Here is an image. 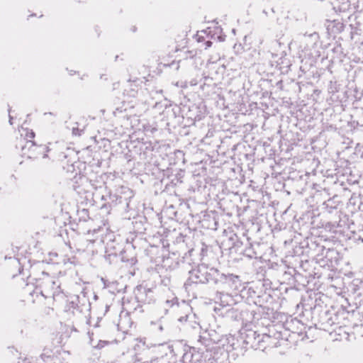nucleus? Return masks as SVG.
I'll use <instances>...</instances> for the list:
<instances>
[{"mask_svg":"<svg viewBox=\"0 0 363 363\" xmlns=\"http://www.w3.org/2000/svg\"><path fill=\"white\" fill-rule=\"evenodd\" d=\"M35 284V289L30 295L33 298L35 296L39 301L48 299L54 303L65 298L59 279L50 276L48 273L43 272L42 277L36 279ZM33 301L35 302V299L33 298Z\"/></svg>","mask_w":363,"mask_h":363,"instance_id":"obj_1","label":"nucleus"},{"mask_svg":"<svg viewBox=\"0 0 363 363\" xmlns=\"http://www.w3.org/2000/svg\"><path fill=\"white\" fill-rule=\"evenodd\" d=\"M218 269L209 267L205 264H199L189 273V277L184 283V287L188 290L193 284H204L212 282L216 284Z\"/></svg>","mask_w":363,"mask_h":363,"instance_id":"obj_2","label":"nucleus"},{"mask_svg":"<svg viewBox=\"0 0 363 363\" xmlns=\"http://www.w3.org/2000/svg\"><path fill=\"white\" fill-rule=\"evenodd\" d=\"M23 138L24 144L21 145L23 154L28 158H36L42 156L43 158L48 157L50 149L46 145H38L34 142L35 133L29 128H23L21 133Z\"/></svg>","mask_w":363,"mask_h":363,"instance_id":"obj_3","label":"nucleus"},{"mask_svg":"<svg viewBox=\"0 0 363 363\" xmlns=\"http://www.w3.org/2000/svg\"><path fill=\"white\" fill-rule=\"evenodd\" d=\"M104 232V228L102 227L87 231L84 240L86 251L94 255L98 252L99 248L102 247L104 242L102 237Z\"/></svg>","mask_w":363,"mask_h":363,"instance_id":"obj_4","label":"nucleus"},{"mask_svg":"<svg viewBox=\"0 0 363 363\" xmlns=\"http://www.w3.org/2000/svg\"><path fill=\"white\" fill-rule=\"evenodd\" d=\"M216 285L220 286L223 289L237 292L242 287L240 277L233 274H225L218 271V276L216 281Z\"/></svg>","mask_w":363,"mask_h":363,"instance_id":"obj_5","label":"nucleus"},{"mask_svg":"<svg viewBox=\"0 0 363 363\" xmlns=\"http://www.w3.org/2000/svg\"><path fill=\"white\" fill-rule=\"evenodd\" d=\"M273 338L272 336L267 335V334H259L256 331L250 330L246 336V342L247 344L252 345V346H259L262 347L260 345V343L262 342H267L268 345L272 344Z\"/></svg>","mask_w":363,"mask_h":363,"instance_id":"obj_6","label":"nucleus"},{"mask_svg":"<svg viewBox=\"0 0 363 363\" xmlns=\"http://www.w3.org/2000/svg\"><path fill=\"white\" fill-rule=\"evenodd\" d=\"M183 363H202V353L194 347H188L182 357Z\"/></svg>","mask_w":363,"mask_h":363,"instance_id":"obj_7","label":"nucleus"},{"mask_svg":"<svg viewBox=\"0 0 363 363\" xmlns=\"http://www.w3.org/2000/svg\"><path fill=\"white\" fill-rule=\"evenodd\" d=\"M215 299L216 303L222 307L231 306L236 303L235 297L228 293L217 292Z\"/></svg>","mask_w":363,"mask_h":363,"instance_id":"obj_8","label":"nucleus"},{"mask_svg":"<svg viewBox=\"0 0 363 363\" xmlns=\"http://www.w3.org/2000/svg\"><path fill=\"white\" fill-rule=\"evenodd\" d=\"M133 322L130 316V312H121L119 315V320L118 323V330L123 333H128L130 328H131Z\"/></svg>","mask_w":363,"mask_h":363,"instance_id":"obj_9","label":"nucleus"},{"mask_svg":"<svg viewBox=\"0 0 363 363\" xmlns=\"http://www.w3.org/2000/svg\"><path fill=\"white\" fill-rule=\"evenodd\" d=\"M345 26L342 22L338 20L328 21L326 28L328 35L335 38L336 35L344 30Z\"/></svg>","mask_w":363,"mask_h":363,"instance_id":"obj_10","label":"nucleus"},{"mask_svg":"<svg viewBox=\"0 0 363 363\" xmlns=\"http://www.w3.org/2000/svg\"><path fill=\"white\" fill-rule=\"evenodd\" d=\"M138 343H136L133 347L134 354L132 355L133 363H140L144 359L143 352L147 350L144 348L143 351L140 350L141 346L145 347V341L143 339H137Z\"/></svg>","mask_w":363,"mask_h":363,"instance_id":"obj_11","label":"nucleus"},{"mask_svg":"<svg viewBox=\"0 0 363 363\" xmlns=\"http://www.w3.org/2000/svg\"><path fill=\"white\" fill-rule=\"evenodd\" d=\"M179 263V257L177 256L176 254L172 253V255L168 254L167 256H163L161 265L163 268L166 269L167 270H172L177 267Z\"/></svg>","mask_w":363,"mask_h":363,"instance_id":"obj_12","label":"nucleus"},{"mask_svg":"<svg viewBox=\"0 0 363 363\" xmlns=\"http://www.w3.org/2000/svg\"><path fill=\"white\" fill-rule=\"evenodd\" d=\"M66 301L65 310L67 312L74 313L76 310L79 309V296L77 295H73L69 297L65 296V298L62 300Z\"/></svg>","mask_w":363,"mask_h":363,"instance_id":"obj_13","label":"nucleus"},{"mask_svg":"<svg viewBox=\"0 0 363 363\" xmlns=\"http://www.w3.org/2000/svg\"><path fill=\"white\" fill-rule=\"evenodd\" d=\"M331 4L333 10L337 12H345L350 8L349 0H331Z\"/></svg>","mask_w":363,"mask_h":363,"instance_id":"obj_14","label":"nucleus"},{"mask_svg":"<svg viewBox=\"0 0 363 363\" xmlns=\"http://www.w3.org/2000/svg\"><path fill=\"white\" fill-rule=\"evenodd\" d=\"M328 91L330 94H335L338 91V89L337 87L336 82H330L328 87Z\"/></svg>","mask_w":363,"mask_h":363,"instance_id":"obj_15","label":"nucleus"},{"mask_svg":"<svg viewBox=\"0 0 363 363\" xmlns=\"http://www.w3.org/2000/svg\"><path fill=\"white\" fill-rule=\"evenodd\" d=\"M208 250V247L206 244L202 243L200 252L201 259H203L207 255Z\"/></svg>","mask_w":363,"mask_h":363,"instance_id":"obj_16","label":"nucleus"},{"mask_svg":"<svg viewBox=\"0 0 363 363\" xmlns=\"http://www.w3.org/2000/svg\"><path fill=\"white\" fill-rule=\"evenodd\" d=\"M325 250V257H328L330 256V259H333V255H337V252L336 250H335L334 249H330V248H328V249H325L324 247L323 249V251Z\"/></svg>","mask_w":363,"mask_h":363,"instance_id":"obj_17","label":"nucleus"},{"mask_svg":"<svg viewBox=\"0 0 363 363\" xmlns=\"http://www.w3.org/2000/svg\"><path fill=\"white\" fill-rule=\"evenodd\" d=\"M83 130L79 129L78 127L73 128L72 130V135L75 136H80L82 134Z\"/></svg>","mask_w":363,"mask_h":363,"instance_id":"obj_18","label":"nucleus"},{"mask_svg":"<svg viewBox=\"0 0 363 363\" xmlns=\"http://www.w3.org/2000/svg\"><path fill=\"white\" fill-rule=\"evenodd\" d=\"M152 363H168L167 359L164 358H153L152 359Z\"/></svg>","mask_w":363,"mask_h":363,"instance_id":"obj_19","label":"nucleus"},{"mask_svg":"<svg viewBox=\"0 0 363 363\" xmlns=\"http://www.w3.org/2000/svg\"><path fill=\"white\" fill-rule=\"evenodd\" d=\"M189 318V316L188 315H186L185 316H181L178 318V320L180 322V323H188V319Z\"/></svg>","mask_w":363,"mask_h":363,"instance_id":"obj_20","label":"nucleus"},{"mask_svg":"<svg viewBox=\"0 0 363 363\" xmlns=\"http://www.w3.org/2000/svg\"><path fill=\"white\" fill-rule=\"evenodd\" d=\"M106 342H105V341H99L96 347L101 349V348L104 347L106 345Z\"/></svg>","mask_w":363,"mask_h":363,"instance_id":"obj_21","label":"nucleus"},{"mask_svg":"<svg viewBox=\"0 0 363 363\" xmlns=\"http://www.w3.org/2000/svg\"><path fill=\"white\" fill-rule=\"evenodd\" d=\"M212 45V42L211 40H206L204 41V46L205 48H210Z\"/></svg>","mask_w":363,"mask_h":363,"instance_id":"obj_22","label":"nucleus"},{"mask_svg":"<svg viewBox=\"0 0 363 363\" xmlns=\"http://www.w3.org/2000/svg\"><path fill=\"white\" fill-rule=\"evenodd\" d=\"M197 37H198V41L199 42H202V41H204V37L201 35V33H199L197 34Z\"/></svg>","mask_w":363,"mask_h":363,"instance_id":"obj_23","label":"nucleus"},{"mask_svg":"<svg viewBox=\"0 0 363 363\" xmlns=\"http://www.w3.org/2000/svg\"><path fill=\"white\" fill-rule=\"evenodd\" d=\"M53 311V308H51V307H48L46 310H45V312L48 313V314H50V312H52Z\"/></svg>","mask_w":363,"mask_h":363,"instance_id":"obj_24","label":"nucleus"},{"mask_svg":"<svg viewBox=\"0 0 363 363\" xmlns=\"http://www.w3.org/2000/svg\"><path fill=\"white\" fill-rule=\"evenodd\" d=\"M158 328H159V330H160V331H162V329H163V328H162V325H161L160 323H159V324H158Z\"/></svg>","mask_w":363,"mask_h":363,"instance_id":"obj_25","label":"nucleus"},{"mask_svg":"<svg viewBox=\"0 0 363 363\" xmlns=\"http://www.w3.org/2000/svg\"><path fill=\"white\" fill-rule=\"evenodd\" d=\"M193 328H196V326H199V323H196V322H194V325H191Z\"/></svg>","mask_w":363,"mask_h":363,"instance_id":"obj_26","label":"nucleus"},{"mask_svg":"<svg viewBox=\"0 0 363 363\" xmlns=\"http://www.w3.org/2000/svg\"><path fill=\"white\" fill-rule=\"evenodd\" d=\"M140 363H152V359L150 361H144V362L142 361Z\"/></svg>","mask_w":363,"mask_h":363,"instance_id":"obj_27","label":"nucleus"},{"mask_svg":"<svg viewBox=\"0 0 363 363\" xmlns=\"http://www.w3.org/2000/svg\"><path fill=\"white\" fill-rule=\"evenodd\" d=\"M12 120H13V118L10 116L9 123H10L11 124H12V123H12Z\"/></svg>","mask_w":363,"mask_h":363,"instance_id":"obj_28","label":"nucleus"},{"mask_svg":"<svg viewBox=\"0 0 363 363\" xmlns=\"http://www.w3.org/2000/svg\"><path fill=\"white\" fill-rule=\"evenodd\" d=\"M127 311H130V308H126Z\"/></svg>","mask_w":363,"mask_h":363,"instance_id":"obj_29","label":"nucleus"}]
</instances>
